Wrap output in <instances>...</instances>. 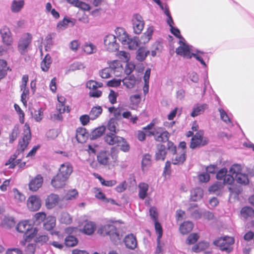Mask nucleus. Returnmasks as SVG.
<instances>
[{"mask_svg":"<svg viewBox=\"0 0 254 254\" xmlns=\"http://www.w3.org/2000/svg\"><path fill=\"white\" fill-rule=\"evenodd\" d=\"M118 159V150L113 147L110 152L102 151L97 155L98 162L103 165L106 166L116 163Z\"/></svg>","mask_w":254,"mask_h":254,"instance_id":"obj_1","label":"nucleus"},{"mask_svg":"<svg viewBox=\"0 0 254 254\" xmlns=\"http://www.w3.org/2000/svg\"><path fill=\"white\" fill-rule=\"evenodd\" d=\"M98 233L103 236L109 235L111 240L115 243H117L121 239L118 230L113 224H108L100 227Z\"/></svg>","mask_w":254,"mask_h":254,"instance_id":"obj_2","label":"nucleus"},{"mask_svg":"<svg viewBox=\"0 0 254 254\" xmlns=\"http://www.w3.org/2000/svg\"><path fill=\"white\" fill-rule=\"evenodd\" d=\"M121 68L122 67L120 62L118 61H114L111 63L109 67L101 70L99 74L102 78L106 79L110 77L112 74L118 76L119 71Z\"/></svg>","mask_w":254,"mask_h":254,"instance_id":"obj_3","label":"nucleus"},{"mask_svg":"<svg viewBox=\"0 0 254 254\" xmlns=\"http://www.w3.org/2000/svg\"><path fill=\"white\" fill-rule=\"evenodd\" d=\"M234 242V239L233 237L226 236L215 241L214 244L222 251L229 253L233 250L232 245Z\"/></svg>","mask_w":254,"mask_h":254,"instance_id":"obj_4","label":"nucleus"},{"mask_svg":"<svg viewBox=\"0 0 254 254\" xmlns=\"http://www.w3.org/2000/svg\"><path fill=\"white\" fill-rule=\"evenodd\" d=\"M32 40V36L29 33H24L20 37L17 45V50L21 55L28 52Z\"/></svg>","mask_w":254,"mask_h":254,"instance_id":"obj_5","label":"nucleus"},{"mask_svg":"<svg viewBox=\"0 0 254 254\" xmlns=\"http://www.w3.org/2000/svg\"><path fill=\"white\" fill-rule=\"evenodd\" d=\"M115 32L119 40L123 45H127L129 49H132L136 46L135 42L129 38L127 34L124 29L117 28L115 30Z\"/></svg>","mask_w":254,"mask_h":254,"instance_id":"obj_6","label":"nucleus"},{"mask_svg":"<svg viewBox=\"0 0 254 254\" xmlns=\"http://www.w3.org/2000/svg\"><path fill=\"white\" fill-rule=\"evenodd\" d=\"M17 231L20 233H24L26 238H32L35 235V229L28 221L19 222L16 226Z\"/></svg>","mask_w":254,"mask_h":254,"instance_id":"obj_7","label":"nucleus"},{"mask_svg":"<svg viewBox=\"0 0 254 254\" xmlns=\"http://www.w3.org/2000/svg\"><path fill=\"white\" fill-rule=\"evenodd\" d=\"M208 142V139L204 136L203 131L199 130L192 136L190 143V148L194 149L199 147L207 144Z\"/></svg>","mask_w":254,"mask_h":254,"instance_id":"obj_8","label":"nucleus"},{"mask_svg":"<svg viewBox=\"0 0 254 254\" xmlns=\"http://www.w3.org/2000/svg\"><path fill=\"white\" fill-rule=\"evenodd\" d=\"M31 135L30 127L28 125L25 124L24 126L23 132L22 133V140H20L19 142L18 147L17 150L18 154L20 152L24 151L28 145L29 141L31 139Z\"/></svg>","mask_w":254,"mask_h":254,"instance_id":"obj_9","label":"nucleus"},{"mask_svg":"<svg viewBox=\"0 0 254 254\" xmlns=\"http://www.w3.org/2000/svg\"><path fill=\"white\" fill-rule=\"evenodd\" d=\"M104 44L105 49L109 52H115L118 50L119 48L117 37L113 34L106 36L104 39Z\"/></svg>","mask_w":254,"mask_h":254,"instance_id":"obj_10","label":"nucleus"},{"mask_svg":"<svg viewBox=\"0 0 254 254\" xmlns=\"http://www.w3.org/2000/svg\"><path fill=\"white\" fill-rule=\"evenodd\" d=\"M148 133L149 136H154L155 140L159 142L167 141L170 136L168 131L164 130L163 128L159 127H154L153 131H149Z\"/></svg>","mask_w":254,"mask_h":254,"instance_id":"obj_11","label":"nucleus"},{"mask_svg":"<svg viewBox=\"0 0 254 254\" xmlns=\"http://www.w3.org/2000/svg\"><path fill=\"white\" fill-rule=\"evenodd\" d=\"M180 46L176 50V53L180 56H182L187 59L191 58V53H190V46L186 43V40L182 38L179 40Z\"/></svg>","mask_w":254,"mask_h":254,"instance_id":"obj_12","label":"nucleus"},{"mask_svg":"<svg viewBox=\"0 0 254 254\" xmlns=\"http://www.w3.org/2000/svg\"><path fill=\"white\" fill-rule=\"evenodd\" d=\"M132 22L134 32L136 34L141 33L144 26L142 16L138 14H134L132 16Z\"/></svg>","mask_w":254,"mask_h":254,"instance_id":"obj_13","label":"nucleus"},{"mask_svg":"<svg viewBox=\"0 0 254 254\" xmlns=\"http://www.w3.org/2000/svg\"><path fill=\"white\" fill-rule=\"evenodd\" d=\"M27 205L30 210L32 211H37L41 207V200L37 195H31L27 199Z\"/></svg>","mask_w":254,"mask_h":254,"instance_id":"obj_14","label":"nucleus"},{"mask_svg":"<svg viewBox=\"0 0 254 254\" xmlns=\"http://www.w3.org/2000/svg\"><path fill=\"white\" fill-rule=\"evenodd\" d=\"M216 179L219 180H223L224 184H231L234 182V177L230 173L228 174V170L224 168L220 169L216 174Z\"/></svg>","mask_w":254,"mask_h":254,"instance_id":"obj_15","label":"nucleus"},{"mask_svg":"<svg viewBox=\"0 0 254 254\" xmlns=\"http://www.w3.org/2000/svg\"><path fill=\"white\" fill-rule=\"evenodd\" d=\"M43 183V177L41 175H37L30 181L29 189L32 191H36L42 187Z\"/></svg>","mask_w":254,"mask_h":254,"instance_id":"obj_16","label":"nucleus"},{"mask_svg":"<svg viewBox=\"0 0 254 254\" xmlns=\"http://www.w3.org/2000/svg\"><path fill=\"white\" fill-rule=\"evenodd\" d=\"M172 162L174 165H180L184 163L186 159V151L177 150V152L173 154Z\"/></svg>","mask_w":254,"mask_h":254,"instance_id":"obj_17","label":"nucleus"},{"mask_svg":"<svg viewBox=\"0 0 254 254\" xmlns=\"http://www.w3.org/2000/svg\"><path fill=\"white\" fill-rule=\"evenodd\" d=\"M67 179L62 175L58 173L51 181L52 186L56 189L62 188L66 185Z\"/></svg>","mask_w":254,"mask_h":254,"instance_id":"obj_18","label":"nucleus"},{"mask_svg":"<svg viewBox=\"0 0 254 254\" xmlns=\"http://www.w3.org/2000/svg\"><path fill=\"white\" fill-rule=\"evenodd\" d=\"M72 171V165L69 162H65L60 166L58 173L68 179Z\"/></svg>","mask_w":254,"mask_h":254,"instance_id":"obj_19","label":"nucleus"},{"mask_svg":"<svg viewBox=\"0 0 254 254\" xmlns=\"http://www.w3.org/2000/svg\"><path fill=\"white\" fill-rule=\"evenodd\" d=\"M0 33L3 42L6 45H11L13 42V39L9 28L6 26H3L0 29Z\"/></svg>","mask_w":254,"mask_h":254,"instance_id":"obj_20","label":"nucleus"},{"mask_svg":"<svg viewBox=\"0 0 254 254\" xmlns=\"http://www.w3.org/2000/svg\"><path fill=\"white\" fill-rule=\"evenodd\" d=\"M124 243L126 247L130 250H134L137 246L136 237L133 234L127 235L124 239Z\"/></svg>","mask_w":254,"mask_h":254,"instance_id":"obj_21","label":"nucleus"},{"mask_svg":"<svg viewBox=\"0 0 254 254\" xmlns=\"http://www.w3.org/2000/svg\"><path fill=\"white\" fill-rule=\"evenodd\" d=\"M16 152L11 156L8 160L5 163V165H9V168L13 169L16 165H18L20 168H23L26 165V162H21V159H18L16 160L17 155L16 154Z\"/></svg>","mask_w":254,"mask_h":254,"instance_id":"obj_22","label":"nucleus"},{"mask_svg":"<svg viewBox=\"0 0 254 254\" xmlns=\"http://www.w3.org/2000/svg\"><path fill=\"white\" fill-rule=\"evenodd\" d=\"M60 201L58 194L52 193L48 195L46 199V205L47 208L51 209L55 207Z\"/></svg>","mask_w":254,"mask_h":254,"instance_id":"obj_23","label":"nucleus"},{"mask_svg":"<svg viewBox=\"0 0 254 254\" xmlns=\"http://www.w3.org/2000/svg\"><path fill=\"white\" fill-rule=\"evenodd\" d=\"M114 133H107L104 137L105 141L110 145L117 144L122 137L116 135Z\"/></svg>","mask_w":254,"mask_h":254,"instance_id":"obj_24","label":"nucleus"},{"mask_svg":"<svg viewBox=\"0 0 254 254\" xmlns=\"http://www.w3.org/2000/svg\"><path fill=\"white\" fill-rule=\"evenodd\" d=\"M88 135L89 133L85 128L80 127L77 128L76 137L79 142H85L87 139Z\"/></svg>","mask_w":254,"mask_h":254,"instance_id":"obj_25","label":"nucleus"},{"mask_svg":"<svg viewBox=\"0 0 254 254\" xmlns=\"http://www.w3.org/2000/svg\"><path fill=\"white\" fill-rule=\"evenodd\" d=\"M208 106L206 104H197L194 105L190 115L192 117H196L203 113L207 109Z\"/></svg>","mask_w":254,"mask_h":254,"instance_id":"obj_26","label":"nucleus"},{"mask_svg":"<svg viewBox=\"0 0 254 254\" xmlns=\"http://www.w3.org/2000/svg\"><path fill=\"white\" fill-rule=\"evenodd\" d=\"M137 81L133 75H128L122 80L123 84L128 89L133 88L136 85Z\"/></svg>","mask_w":254,"mask_h":254,"instance_id":"obj_27","label":"nucleus"},{"mask_svg":"<svg viewBox=\"0 0 254 254\" xmlns=\"http://www.w3.org/2000/svg\"><path fill=\"white\" fill-rule=\"evenodd\" d=\"M138 196L141 199H144L147 195V192L149 189V186L147 184L143 182L139 183Z\"/></svg>","mask_w":254,"mask_h":254,"instance_id":"obj_28","label":"nucleus"},{"mask_svg":"<svg viewBox=\"0 0 254 254\" xmlns=\"http://www.w3.org/2000/svg\"><path fill=\"white\" fill-rule=\"evenodd\" d=\"M24 4L23 0H14L11 2L10 9L12 12H18L23 8Z\"/></svg>","mask_w":254,"mask_h":254,"instance_id":"obj_29","label":"nucleus"},{"mask_svg":"<svg viewBox=\"0 0 254 254\" xmlns=\"http://www.w3.org/2000/svg\"><path fill=\"white\" fill-rule=\"evenodd\" d=\"M193 228V223L189 221H185L180 226V231L183 235H186L190 232Z\"/></svg>","mask_w":254,"mask_h":254,"instance_id":"obj_30","label":"nucleus"},{"mask_svg":"<svg viewBox=\"0 0 254 254\" xmlns=\"http://www.w3.org/2000/svg\"><path fill=\"white\" fill-rule=\"evenodd\" d=\"M12 192L13 200L16 203H21L25 200V195L16 188L12 189Z\"/></svg>","mask_w":254,"mask_h":254,"instance_id":"obj_31","label":"nucleus"},{"mask_svg":"<svg viewBox=\"0 0 254 254\" xmlns=\"http://www.w3.org/2000/svg\"><path fill=\"white\" fill-rule=\"evenodd\" d=\"M152 164L151 156L149 154L143 155L142 159L141 167L143 172L146 171Z\"/></svg>","mask_w":254,"mask_h":254,"instance_id":"obj_32","label":"nucleus"},{"mask_svg":"<svg viewBox=\"0 0 254 254\" xmlns=\"http://www.w3.org/2000/svg\"><path fill=\"white\" fill-rule=\"evenodd\" d=\"M56 218L55 217L49 216L44 222V228L46 230H51L56 226Z\"/></svg>","mask_w":254,"mask_h":254,"instance_id":"obj_33","label":"nucleus"},{"mask_svg":"<svg viewBox=\"0 0 254 254\" xmlns=\"http://www.w3.org/2000/svg\"><path fill=\"white\" fill-rule=\"evenodd\" d=\"M130 109L135 110L137 108L141 101V96L139 94L131 95L129 97Z\"/></svg>","mask_w":254,"mask_h":254,"instance_id":"obj_34","label":"nucleus"},{"mask_svg":"<svg viewBox=\"0 0 254 254\" xmlns=\"http://www.w3.org/2000/svg\"><path fill=\"white\" fill-rule=\"evenodd\" d=\"M167 154L165 146L159 145L157 146V151L156 153V159L157 160H164Z\"/></svg>","mask_w":254,"mask_h":254,"instance_id":"obj_35","label":"nucleus"},{"mask_svg":"<svg viewBox=\"0 0 254 254\" xmlns=\"http://www.w3.org/2000/svg\"><path fill=\"white\" fill-rule=\"evenodd\" d=\"M96 228V224L94 222L87 221L86 222L83 229V232L85 234L90 235L92 234Z\"/></svg>","mask_w":254,"mask_h":254,"instance_id":"obj_36","label":"nucleus"},{"mask_svg":"<svg viewBox=\"0 0 254 254\" xmlns=\"http://www.w3.org/2000/svg\"><path fill=\"white\" fill-rule=\"evenodd\" d=\"M203 194L202 189L199 188H195L191 191V199L194 201H197L202 197Z\"/></svg>","mask_w":254,"mask_h":254,"instance_id":"obj_37","label":"nucleus"},{"mask_svg":"<svg viewBox=\"0 0 254 254\" xmlns=\"http://www.w3.org/2000/svg\"><path fill=\"white\" fill-rule=\"evenodd\" d=\"M242 216L245 218H253L254 217V210L251 207H244L241 210Z\"/></svg>","mask_w":254,"mask_h":254,"instance_id":"obj_38","label":"nucleus"},{"mask_svg":"<svg viewBox=\"0 0 254 254\" xmlns=\"http://www.w3.org/2000/svg\"><path fill=\"white\" fill-rule=\"evenodd\" d=\"M209 246V244L205 241H202L198 243L192 248V251L195 253H199L207 249Z\"/></svg>","mask_w":254,"mask_h":254,"instance_id":"obj_39","label":"nucleus"},{"mask_svg":"<svg viewBox=\"0 0 254 254\" xmlns=\"http://www.w3.org/2000/svg\"><path fill=\"white\" fill-rule=\"evenodd\" d=\"M78 195V191L75 189L68 190L63 196V200H72L76 199Z\"/></svg>","mask_w":254,"mask_h":254,"instance_id":"obj_40","label":"nucleus"},{"mask_svg":"<svg viewBox=\"0 0 254 254\" xmlns=\"http://www.w3.org/2000/svg\"><path fill=\"white\" fill-rule=\"evenodd\" d=\"M151 69L147 68L144 73L143 80L144 81V85L143 88V92L146 94L149 91V80L150 76Z\"/></svg>","mask_w":254,"mask_h":254,"instance_id":"obj_41","label":"nucleus"},{"mask_svg":"<svg viewBox=\"0 0 254 254\" xmlns=\"http://www.w3.org/2000/svg\"><path fill=\"white\" fill-rule=\"evenodd\" d=\"M71 23L72 26L74 25V23L70 19L66 17H64L63 20L60 21L57 24V29L59 30H64L67 28L68 24Z\"/></svg>","mask_w":254,"mask_h":254,"instance_id":"obj_42","label":"nucleus"},{"mask_svg":"<svg viewBox=\"0 0 254 254\" xmlns=\"http://www.w3.org/2000/svg\"><path fill=\"white\" fill-rule=\"evenodd\" d=\"M51 63L52 60L51 56L49 54L46 55L41 64L42 70L44 71H48Z\"/></svg>","mask_w":254,"mask_h":254,"instance_id":"obj_43","label":"nucleus"},{"mask_svg":"<svg viewBox=\"0 0 254 254\" xmlns=\"http://www.w3.org/2000/svg\"><path fill=\"white\" fill-rule=\"evenodd\" d=\"M195 207H197L196 204H191L188 210L190 211L192 217L195 219H199L201 217L202 213L198 209H194Z\"/></svg>","mask_w":254,"mask_h":254,"instance_id":"obj_44","label":"nucleus"},{"mask_svg":"<svg viewBox=\"0 0 254 254\" xmlns=\"http://www.w3.org/2000/svg\"><path fill=\"white\" fill-rule=\"evenodd\" d=\"M105 129V127L104 126H101L95 128L91 132V138L92 139H95L100 137L104 133Z\"/></svg>","mask_w":254,"mask_h":254,"instance_id":"obj_45","label":"nucleus"},{"mask_svg":"<svg viewBox=\"0 0 254 254\" xmlns=\"http://www.w3.org/2000/svg\"><path fill=\"white\" fill-rule=\"evenodd\" d=\"M102 112V108L100 106H96L92 108L89 114L91 120H94L97 118Z\"/></svg>","mask_w":254,"mask_h":254,"instance_id":"obj_46","label":"nucleus"},{"mask_svg":"<svg viewBox=\"0 0 254 254\" xmlns=\"http://www.w3.org/2000/svg\"><path fill=\"white\" fill-rule=\"evenodd\" d=\"M149 51L147 50L145 48L142 47L139 48L137 52V60L139 61H143L146 57L147 55L149 54Z\"/></svg>","mask_w":254,"mask_h":254,"instance_id":"obj_47","label":"nucleus"},{"mask_svg":"<svg viewBox=\"0 0 254 254\" xmlns=\"http://www.w3.org/2000/svg\"><path fill=\"white\" fill-rule=\"evenodd\" d=\"M59 219L61 223L66 224H70L72 221L71 216L66 212H62Z\"/></svg>","mask_w":254,"mask_h":254,"instance_id":"obj_48","label":"nucleus"},{"mask_svg":"<svg viewBox=\"0 0 254 254\" xmlns=\"http://www.w3.org/2000/svg\"><path fill=\"white\" fill-rule=\"evenodd\" d=\"M93 191L94 193L95 197L103 202H104L106 197L105 193L102 191L100 188H93Z\"/></svg>","mask_w":254,"mask_h":254,"instance_id":"obj_49","label":"nucleus"},{"mask_svg":"<svg viewBox=\"0 0 254 254\" xmlns=\"http://www.w3.org/2000/svg\"><path fill=\"white\" fill-rule=\"evenodd\" d=\"M118 126L117 122L114 119H110L108 123L107 128L112 132L111 133H117L118 130L117 129Z\"/></svg>","mask_w":254,"mask_h":254,"instance_id":"obj_50","label":"nucleus"},{"mask_svg":"<svg viewBox=\"0 0 254 254\" xmlns=\"http://www.w3.org/2000/svg\"><path fill=\"white\" fill-rule=\"evenodd\" d=\"M236 180L238 183L244 185H247L249 182L247 175L243 173L236 175Z\"/></svg>","mask_w":254,"mask_h":254,"instance_id":"obj_51","label":"nucleus"},{"mask_svg":"<svg viewBox=\"0 0 254 254\" xmlns=\"http://www.w3.org/2000/svg\"><path fill=\"white\" fill-rule=\"evenodd\" d=\"M65 244L67 247H74L77 244V239L71 235H69L65 238Z\"/></svg>","mask_w":254,"mask_h":254,"instance_id":"obj_52","label":"nucleus"},{"mask_svg":"<svg viewBox=\"0 0 254 254\" xmlns=\"http://www.w3.org/2000/svg\"><path fill=\"white\" fill-rule=\"evenodd\" d=\"M204 54L202 52L197 51L196 53H191V57H193L196 60L199 61L202 65L204 67L206 66V64L203 60Z\"/></svg>","mask_w":254,"mask_h":254,"instance_id":"obj_53","label":"nucleus"},{"mask_svg":"<svg viewBox=\"0 0 254 254\" xmlns=\"http://www.w3.org/2000/svg\"><path fill=\"white\" fill-rule=\"evenodd\" d=\"M117 145L120 147L121 150L123 152H127L129 150L130 147L126 139L123 137L122 140H120Z\"/></svg>","mask_w":254,"mask_h":254,"instance_id":"obj_54","label":"nucleus"},{"mask_svg":"<svg viewBox=\"0 0 254 254\" xmlns=\"http://www.w3.org/2000/svg\"><path fill=\"white\" fill-rule=\"evenodd\" d=\"M84 51L87 54L90 55L96 52V47L92 43L87 44L83 48Z\"/></svg>","mask_w":254,"mask_h":254,"instance_id":"obj_55","label":"nucleus"},{"mask_svg":"<svg viewBox=\"0 0 254 254\" xmlns=\"http://www.w3.org/2000/svg\"><path fill=\"white\" fill-rule=\"evenodd\" d=\"M87 88L92 89V90L97 89L98 87H101L103 86V83L101 82H98L94 80H89L86 84Z\"/></svg>","mask_w":254,"mask_h":254,"instance_id":"obj_56","label":"nucleus"},{"mask_svg":"<svg viewBox=\"0 0 254 254\" xmlns=\"http://www.w3.org/2000/svg\"><path fill=\"white\" fill-rule=\"evenodd\" d=\"M242 171V167L240 165L234 164L231 166L229 170V173L232 176L234 175H238V174H241Z\"/></svg>","mask_w":254,"mask_h":254,"instance_id":"obj_57","label":"nucleus"},{"mask_svg":"<svg viewBox=\"0 0 254 254\" xmlns=\"http://www.w3.org/2000/svg\"><path fill=\"white\" fill-rule=\"evenodd\" d=\"M223 184L221 182H217L209 187V191L210 192H216L222 189Z\"/></svg>","mask_w":254,"mask_h":254,"instance_id":"obj_58","label":"nucleus"},{"mask_svg":"<svg viewBox=\"0 0 254 254\" xmlns=\"http://www.w3.org/2000/svg\"><path fill=\"white\" fill-rule=\"evenodd\" d=\"M124 118L129 120L130 122L133 124H135L138 120L136 116H132L131 113L130 111L124 112L122 114Z\"/></svg>","mask_w":254,"mask_h":254,"instance_id":"obj_59","label":"nucleus"},{"mask_svg":"<svg viewBox=\"0 0 254 254\" xmlns=\"http://www.w3.org/2000/svg\"><path fill=\"white\" fill-rule=\"evenodd\" d=\"M154 222L155 231L157 235V241H159V240H161V238L162 236V228L161 224L158 222V221H154Z\"/></svg>","mask_w":254,"mask_h":254,"instance_id":"obj_60","label":"nucleus"},{"mask_svg":"<svg viewBox=\"0 0 254 254\" xmlns=\"http://www.w3.org/2000/svg\"><path fill=\"white\" fill-rule=\"evenodd\" d=\"M63 113L56 111L52 112L50 114V119L53 121H62L63 119Z\"/></svg>","mask_w":254,"mask_h":254,"instance_id":"obj_61","label":"nucleus"},{"mask_svg":"<svg viewBox=\"0 0 254 254\" xmlns=\"http://www.w3.org/2000/svg\"><path fill=\"white\" fill-rule=\"evenodd\" d=\"M199 239V236L196 233H191L188 237L186 243L188 245L194 244Z\"/></svg>","mask_w":254,"mask_h":254,"instance_id":"obj_62","label":"nucleus"},{"mask_svg":"<svg viewBox=\"0 0 254 254\" xmlns=\"http://www.w3.org/2000/svg\"><path fill=\"white\" fill-rule=\"evenodd\" d=\"M19 133V130L18 126H14L11 133L9 135V142L10 143H12L16 139Z\"/></svg>","mask_w":254,"mask_h":254,"instance_id":"obj_63","label":"nucleus"},{"mask_svg":"<svg viewBox=\"0 0 254 254\" xmlns=\"http://www.w3.org/2000/svg\"><path fill=\"white\" fill-rule=\"evenodd\" d=\"M153 31L154 29L153 27L151 26L148 28L147 31L144 33V35L142 37V38L144 37L145 39V40L144 41V42H148L150 40Z\"/></svg>","mask_w":254,"mask_h":254,"instance_id":"obj_64","label":"nucleus"}]
</instances>
